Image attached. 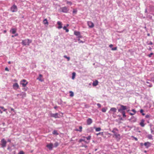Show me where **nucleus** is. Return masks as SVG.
Here are the masks:
<instances>
[{
  "label": "nucleus",
  "mask_w": 154,
  "mask_h": 154,
  "mask_svg": "<svg viewBox=\"0 0 154 154\" xmlns=\"http://www.w3.org/2000/svg\"><path fill=\"white\" fill-rule=\"evenodd\" d=\"M118 130L116 129L112 130V132L114 134L113 137H115L117 141H119L121 139V137L120 134L118 133Z\"/></svg>",
  "instance_id": "1"
},
{
  "label": "nucleus",
  "mask_w": 154,
  "mask_h": 154,
  "mask_svg": "<svg viewBox=\"0 0 154 154\" xmlns=\"http://www.w3.org/2000/svg\"><path fill=\"white\" fill-rule=\"evenodd\" d=\"M32 42V40L26 39L22 40V44L23 45H29V44Z\"/></svg>",
  "instance_id": "2"
},
{
  "label": "nucleus",
  "mask_w": 154,
  "mask_h": 154,
  "mask_svg": "<svg viewBox=\"0 0 154 154\" xmlns=\"http://www.w3.org/2000/svg\"><path fill=\"white\" fill-rule=\"evenodd\" d=\"M21 85H22L23 87H25L28 83V82L25 79H23L20 82Z\"/></svg>",
  "instance_id": "3"
},
{
  "label": "nucleus",
  "mask_w": 154,
  "mask_h": 154,
  "mask_svg": "<svg viewBox=\"0 0 154 154\" xmlns=\"http://www.w3.org/2000/svg\"><path fill=\"white\" fill-rule=\"evenodd\" d=\"M1 146L2 148L5 147L6 146V144L7 143V142L5 140V139L3 138L1 140Z\"/></svg>",
  "instance_id": "4"
},
{
  "label": "nucleus",
  "mask_w": 154,
  "mask_h": 154,
  "mask_svg": "<svg viewBox=\"0 0 154 154\" xmlns=\"http://www.w3.org/2000/svg\"><path fill=\"white\" fill-rule=\"evenodd\" d=\"M17 10V7L15 5H13L11 8V11L13 12H16Z\"/></svg>",
  "instance_id": "5"
},
{
  "label": "nucleus",
  "mask_w": 154,
  "mask_h": 154,
  "mask_svg": "<svg viewBox=\"0 0 154 154\" xmlns=\"http://www.w3.org/2000/svg\"><path fill=\"white\" fill-rule=\"evenodd\" d=\"M62 12L63 13H67L69 11V9L66 7H64L60 8Z\"/></svg>",
  "instance_id": "6"
},
{
  "label": "nucleus",
  "mask_w": 154,
  "mask_h": 154,
  "mask_svg": "<svg viewBox=\"0 0 154 154\" xmlns=\"http://www.w3.org/2000/svg\"><path fill=\"white\" fill-rule=\"evenodd\" d=\"M89 28H92L94 26V23L91 21H89L87 22Z\"/></svg>",
  "instance_id": "7"
},
{
  "label": "nucleus",
  "mask_w": 154,
  "mask_h": 154,
  "mask_svg": "<svg viewBox=\"0 0 154 154\" xmlns=\"http://www.w3.org/2000/svg\"><path fill=\"white\" fill-rule=\"evenodd\" d=\"M59 114L58 113H56L55 114H51V117H54L55 118H59L60 117L58 116Z\"/></svg>",
  "instance_id": "8"
},
{
  "label": "nucleus",
  "mask_w": 154,
  "mask_h": 154,
  "mask_svg": "<svg viewBox=\"0 0 154 154\" xmlns=\"http://www.w3.org/2000/svg\"><path fill=\"white\" fill-rule=\"evenodd\" d=\"M19 95L21 96L22 98H23L26 97V94L25 92H23L20 94H18L17 95V96H18Z\"/></svg>",
  "instance_id": "9"
},
{
  "label": "nucleus",
  "mask_w": 154,
  "mask_h": 154,
  "mask_svg": "<svg viewBox=\"0 0 154 154\" xmlns=\"http://www.w3.org/2000/svg\"><path fill=\"white\" fill-rule=\"evenodd\" d=\"M13 87L14 89L17 90L19 88V85L17 83L14 84Z\"/></svg>",
  "instance_id": "10"
},
{
  "label": "nucleus",
  "mask_w": 154,
  "mask_h": 154,
  "mask_svg": "<svg viewBox=\"0 0 154 154\" xmlns=\"http://www.w3.org/2000/svg\"><path fill=\"white\" fill-rule=\"evenodd\" d=\"M46 147L50 150H51L53 148V144L52 143H50L47 144Z\"/></svg>",
  "instance_id": "11"
},
{
  "label": "nucleus",
  "mask_w": 154,
  "mask_h": 154,
  "mask_svg": "<svg viewBox=\"0 0 154 154\" xmlns=\"http://www.w3.org/2000/svg\"><path fill=\"white\" fill-rule=\"evenodd\" d=\"M116 109L114 107L111 108L110 110V111L112 112V113L114 114L116 112Z\"/></svg>",
  "instance_id": "12"
},
{
  "label": "nucleus",
  "mask_w": 154,
  "mask_h": 154,
  "mask_svg": "<svg viewBox=\"0 0 154 154\" xmlns=\"http://www.w3.org/2000/svg\"><path fill=\"white\" fill-rule=\"evenodd\" d=\"M87 124L88 125H90L92 122V121L91 118H88L87 121Z\"/></svg>",
  "instance_id": "13"
},
{
  "label": "nucleus",
  "mask_w": 154,
  "mask_h": 154,
  "mask_svg": "<svg viewBox=\"0 0 154 154\" xmlns=\"http://www.w3.org/2000/svg\"><path fill=\"white\" fill-rule=\"evenodd\" d=\"M57 24L59 26L57 27L58 29H61V28H62V23L61 22H60V21H58L57 22Z\"/></svg>",
  "instance_id": "14"
},
{
  "label": "nucleus",
  "mask_w": 154,
  "mask_h": 154,
  "mask_svg": "<svg viewBox=\"0 0 154 154\" xmlns=\"http://www.w3.org/2000/svg\"><path fill=\"white\" fill-rule=\"evenodd\" d=\"M42 75L41 74H39V77L37 78V79L39 80L41 82H43L44 81V79L42 78Z\"/></svg>",
  "instance_id": "15"
},
{
  "label": "nucleus",
  "mask_w": 154,
  "mask_h": 154,
  "mask_svg": "<svg viewBox=\"0 0 154 154\" xmlns=\"http://www.w3.org/2000/svg\"><path fill=\"white\" fill-rule=\"evenodd\" d=\"M144 145L146 148H148L150 146V143L149 142H145L144 143Z\"/></svg>",
  "instance_id": "16"
},
{
  "label": "nucleus",
  "mask_w": 154,
  "mask_h": 154,
  "mask_svg": "<svg viewBox=\"0 0 154 154\" xmlns=\"http://www.w3.org/2000/svg\"><path fill=\"white\" fill-rule=\"evenodd\" d=\"M145 122V120L144 119H142L141 120V122L140 123V125L142 127H144L145 126V124H144V122Z\"/></svg>",
  "instance_id": "17"
},
{
  "label": "nucleus",
  "mask_w": 154,
  "mask_h": 154,
  "mask_svg": "<svg viewBox=\"0 0 154 154\" xmlns=\"http://www.w3.org/2000/svg\"><path fill=\"white\" fill-rule=\"evenodd\" d=\"M98 82L97 80H96L95 81H94L92 84V85L94 86H95L98 85Z\"/></svg>",
  "instance_id": "18"
},
{
  "label": "nucleus",
  "mask_w": 154,
  "mask_h": 154,
  "mask_svg": "<svg viewBox=\"0 0 154 154\" xmlns=\"http://www.w3.org/2000/svg\"><path fill=\"white\" fill-rule=\"evenodd\" d=\"M131 111L133 112H132V113L130 112L129 113V114L131 116H132V115H134L135 114V113L136 112V111L134 109H133L131 110Z\"/></svg>",
  "instance_id": "19"
},
{
  "label": "nucleus",
  "mask_w": 154,
  "mask_h": 154,
  "mask_svg": "<svg viewBox=\"0 0 154 154\" xmlns=\"http://www.w3.org/2000/svg\"><path fill=\"white\" fill-rule=\"evenodd\" d=\"M43 23L45 25H48V23L47 19H45L43 20Z\"/></svg>",
  "instance_id": "20"
},
{
  "label": "nucleus",
  "mask_w": 154,
  "mask_h": 154,
  "mask_svg": "<svg viewBox=\"0 0 154 154\" xmlns=\"http://www.w3.org/2000/svg\"><path fill=\"white\" fill-rule=\"evenodd\" d=\"M121 108L124 111V110L126 109L127 107L126 106H125L123 105H121Z\"/></svg>",
  "instance_id": "21"
},
{
  "label": "nucleus",
  "mask_w": 154,
  "mask_h": 154,
  "mask_svg": "<svg viewBox=\"0 0 154 154\" xmlns=\"http://www.w3.org/2000/svg\"><path fill=\"white\" fill-rule=\"evenodd\" d=\"M74 34L76 36H79L80 35V32H79L75 31L74 32Z\"/></svg>",
  "instance_id": "22"
},
{
  "label": "nucleus",
  "mask_w": 154,
  "mask_h": 154,
  "mask_svg": "<svg viewBox=\"0 0 154 154\" xmlns=\"http://www.w3.org/2000/svg\"><path fill=\"white\" fill-rule=\"evenodd\" d=\"M82 127L81 126H79V130L78 129H75V131H79L81 132L82 131Z\"/></svg>",
  "instance_id": "23"
},
{
  "label": "nucleus",
  "mask_w": 154,
  "mask_h": 154,
  "mask_svg": "<svg viewBox=\"0 0 154 154\" xmlns=\"http://www.w3.org/2000/svg\"><path fill=\"white\" fill-rule=\"evenodd\" d=\"M11 31L12 33L13 34H15L16 32V29L14 28L12 29H11Z\"/></svg>",
  "instance_id": "24"
},
{
  "label": "nucleus",
  "mask_w": 154,
  "mask_h": 154,
  "mask_svg": "<svg viewBox=\"0 0 154 154\" xmlns=\"http://www.w3.org/2000/svg\"><path fill=\"white\" fill-rule=\"evenodd\" d=\"M52 134H55L56 135H58L59 134L57 133V131L56 130H54L52 132Z\"/></svg>",
  "instance_id": "25"
},
{
  "label": "nucleus",
  "mask_w": 154,
  "mask_h": 154,
  "mask_svg": "<svg viewBox=\"0 0 154 154\" xmlns=\"http://www.w3.org/2000/svg\"><path fill=\"white\" fill-rule=\"evenodd\" d=\"M107 109V108H103L102 109V111L103 112H105L106 111Z\"/></svg>",
  "instance_id": "26"
},
{
  "label": "nucleus",
  "mask_w": 154,
  "mask_h": 154,
  "mask_svg": "<svg viewBox=\"0 0 154 154\" xmlns=\"http://www.w3.org/2000/svg\"><path fill=\"white\" fill-rule=\"evenodd\" d=\"M75 76V72H73L72 73V79H74Z\"/></svg>",
  "instance_id": "27"
},
{
  "label": "nucleus",
  "mask_w": 154,
  "mask_h": 154,
  "mask_svg": "<svg viewBox=\"0 0 154 154\" xmlns=\"http://www.w3.org/2000/svg\"><path fill=\"white\" fill-rule=\"evenodd\" d=\"M148 138L149 139H152V136L151 134H149L148 136Z\"/></svg>",
  "instance_id": "28"
},
{
  "label": "nucleus",
  "mask_w": 154,
  "mask_h": 154,
  "mask_svg": "<svg viewBox=\"0 0 154 154\" xmlns=\"http://www.w3.org/2000/svg\"><path fill=\"white\" fill-rule=\"evenodd\" d=\"M63 29L66 30V32H68L69 31L68 29H67L66 27V26H64L63 27Z\"/></svg>",
  "instance_id": "29"
},
{
  "label": "nucleus",
  "mask_w": 154,
  "mask_h": 154,
  "mask_svg": "<svg viewBox=\"0 0 154 154\" xmlns=\"http://www.w3.org/2000/svg\"><path fill=\"white\" fill-rule=\"evenodd\" d=\"M69 93H70V96L72 97L74 96L73 93L72 91H70Z\"/></svg>",
  "instance_id": "30"
},
{
  "label": "nucleus",
  "mask_w": 154,
  "mask_h": 154,
  "mask_svg": "<svg viewBox=\"0 0 154 154\" xmlns=\"http://www.w3.org/2000/svg\"><path fill=\"white\" fill-rule=\"evenodd\" d=\"M140 112L142 114V115L143 116L145 115V114L143 113V110L142 109H141L140 110Z\"/></svg>",
  "instance_id": "31"
},
{
  "label": "nucleus",
  "mask_w": 154,
  "mask_h": 154,
  "mask_svg": "<svg viewBox=\"0 0 154 154\" xmlns=\"http://www.w3.org/2000/svg\"><path fill=\"white\" fill-rule=\"evenodd\" d=\"M95 130L96 131H99L101 130V128H97L95 129Z\"/></svg>",
  "instance_id": "32"
},
{
  "label": "nucleus",
  "mask_w": 154,
  "mask_h": 154,
  "mask_svg": "<svg viewBox=\"0 0 154 154\" xmlns=\"http://www.w3.org/2000/svg\"><path fill=\"white\" fill-rule=\"evenodd\" d=\"M64 57L66 58L67 59V60L68 61H69V60H70V57H67L66 56V55H64Z\"/></svg>",
  "instance_id": "33"
},
{
  "label": "nucleus",
  "mask_w": 154,
  "mask_h": 154,
  "mask_svg": "<svg viewBox=\"0 0 154 154\" xmlns=\"http://www.w3.org/2000/svg\"><path fill=\"white\" fill-rule=\"evenodd\" d=\"M122 114L123 116L124 117H126V115L125 114V111H123L122 113Z\"/></svg>",
  "instance_id": "34"
},
{
  "label": "nucleus",
  "mask_w": 154,
  "mask_h": 154,
  "mask_svg": "<svg viewBox=\"0 0 154 154\" xmlns=\"http://www.w3.org/2000/svg\"><path fill=\"white\" fill-rule=\"evenodd\" d=\"M77 12V10L75 9H73V13L75 14H76Z\"/></svg>",
  "instance_id": "35"
},
{
  "label": "nucleus",
  "mask_w": 154,
  "mask_h": 154,
  "mask_svg": "<svg viewBox=\"0 0 154 154\" xmlns=\"http://www.w3.org/2000/svg\"><path fill=\"white\" fill-rule=\"evenodd\" d=\"M54 147H57L58 146L59 144L57 142H56L54 143Z\"/></svg>",
  "instance_id": "36"
},
{
  "label": "nucleus",
  "mask_w": 154,
  "mask_h": 154,
  "mask_svg": "<svg viewBox=\"0 0 154 154\" xmlns=\"http://www.w3.org/2000/svg\"><path fill=\"white\" fill-rule=\"evenodd\" d=\"M118 111L119 112L122 113V112L125 111H124L121 108H120V109H118Z\"/></svg>",
  "instance_id": "37"
},
{
  "label": "nucleus",
  "mask_w": 154,
  "mask_h": 154,
  "mask_svg": "<svg viewBox=\"0 0 154 154\" xmlns=\"http://www.w3.org/2000/svg\"><path fill=\"white\" fill-rule=\"evenodd\" d=\"M0 108H1L2 109H3V111H4L5 112V111H6V110H7V109H5V108H4V107H3V106H0Z\"/></svg>",
  "instance_id": "38"
},
{
  "label": "nucleus",
  "mask_w": 154,
  "mask_h": 154,
  "mask_svg": "<svg viewBox=\"0 0 154 154\" xmlns=\"http://www.w3.org/2000/svg\"><path fill=\"white\" fill-rule=\"evenodd\" d=\"M153 53H151L150 54H149L148 55V56L149 57H151V56L152 55H153Z\"/></svg>",
  "instance_id": "39"
},
{
  "label": "nucleus",
  "mask_w": 154,
  "mask_h": 154,
  "mask_svg": "<svg viewBox=\"0 0 154 154\" xmlns=\"http://www.w3.org/2000/svg\"><path fill=\"white\" fill-rule=\"evenodd\" d=\"M151 133L152 134H154V128L153 129H151Z\"/></svg>",
  "instance_id": "40"
},
{
  "label": "nucleus",
  "mask_w": 154,
  "mask_h": 154,
  "mask_svg": "<svg viewBox=\"0 0 154 154\" xmlns=\"http://www.w3.org/2000/svg\"><path fill=\"white\" fill-rule=\"evenodd\" d=\"M87 140H90L91 138V136H89L88 137H85Z\"/></svg>",
  "instance_id": "41"
},
{
  "label": "nucleus",
  "mask_w": 154,
  "mask_h": 154,
  "mask_svg": "<svg viewBox=\"0 0 154 154\" xmlns=\"http://www.w3.org/2000/svg\"><path fill=\"white\" fill-rule=\"evenodd\" d=\"M117 47H114V48H112V51H115V50H117Z\"/></svg>",
  "instance_id": "42"
},
{
  "label": "nucleus",
  "mask_w": 154,
  "mask_h": 154,
  "mask_svg": "<svg viewBox=\"0 0 154 154\" xmlns=\"http://www.w3.org/2000/svg\"><path fill=\"white\" fill-rule=\"evenodd\" d=\"M66 3L67 4H69L70 5H71L72 4V3L70 1H67Z\"/></svg>",
  "instance_id": "43"
},
{
  "label": "nucleus",
  "mask_w": 154,
  "mask_h": 154,
  "mask_svg": "<svg viewBox=\"0 0 154 154\" xmlns=\"http://www.w3.org/2000/svg\"><path fill=\"white\" fill-rule=\"evenodd\" d=\"M150 116L149 115H147L145 116V118H150Z\"/></svg>",
  "instance_id": "44"
},
{
  "label": "nucleus",
  "mask_w": 154,
  "mask_h": 154,
  "mask_svg": "<svg viewBox=\"0 0 154 154\" xmlns=\"http://www.w3.org/2000/svg\"><path fill=\"white\" fill-rule=\"evenodd\" d=\"M24 152L23 151H20L19 153V154H24Z\"/></svg>",
  "instance_id": "45"
},
{
  "label": "nucleus",
  "mask_w": 154,
  "mask_h": 154,
  "mask_svg": "<svg viewBox=\"0 0 154 154\" xmlns=\"http://www.w3.org/2000/svg\"><path fill=\"white\" fill-rule=\"evenodd\" d=\"M97 105L99 108H100L101 107V105L100 103H97Z\"/></svg>",
  "instance_id": "46"
},
{
  "label": "nucleus",
  "mask_w": 154,
  "mask_h": 154,
  "mask_svg": "<svg viewBox=\"0 0 154 154\" xmlns=\"http://www.w3.org/2000/svg\"><path fill=\"white\" fill-rule=\"evenodd\" d=\"M148 44V45H152L153 44V43L152 42H150Z\"/></svg>",
  "instance_id": "47"
},
{
  "label": "nucleus",
  "mask_w": 154,
  "mask_h": 154,
  "mask_svg": "<svg viewBox=\"0 0 154 154\" xmlns=\"http://www.w3.org/2000/svg\"><path fill=\"white\" fill-rule=\"evenodd\" d=\"M27 88H23V90L24 91H26L27 90Z\"/></svg>",
  "instance_id": "48"
},
{
  "label": "nucleus",
  "mask_w": 154,
  "mask_h": 154,
  "mask_svg": "<svg viewBox=\"0 0 154 154\" xmlns=\"http://www.w3.org/2000/svg\"><path fill=\"white\" fill-rule=\"evenodd\" d=\"M5 69L6 71H9L7 67H6Z\"/></svg>",
  "instance_id": "49"
},
{
  "label": "nucleus",
  "mask_w": 154,
  "mask_h": 154,
  "mask_svg": "<svg viewBox=\"0 0 154 154\" xmlns=\"http://www.w3.org/2000/svg\"><path fill=\"white\" fill-rule=\"evenodd\" d=\"M113 46V45L112 44H110L109 45V47L110 48H112Z\"/></svg>",
  "instance_id": "50"
},
{
  "label": "nucleus",
  "mask_w": 154,
  "mask_h": 154,
  "mask_svg": "<svg viewBox=\"0 0 154 154\" xmlns=\"http://www.w3.org/2000/svg\"><path fill=\"white\" fill-rule=\"evenodd\" d=\"M11 111H13L14 112V109H13L12 108H11Z\"/></svg>",
  "instance_id": "51"
},
{
  "label": "nucleus",
  "mask_w": 154,
  "mask_h": 154,
  "mask_svg": "<svg viewBox=\"0 0 154 154\" xmlns=\"http://www.w3.org/2000/svg\"><path fill=\"white\" fill-rule=\"evenodd\" d=\"M134 137V140H135L136 141H137V139L136 137Z\"/></svg>",
  "instance_id": "52"
},
{
  "label": "nucleus",
  "mask_w": 154,
  "mask_h": 154,
  "mask_svg": "<svg viewBox=\"0 0 154 154\" xmlns=\"http://www.w3.org/2000/svg\"><path fill=\"white\" fill-rule=\"evenodd\" d=\"M148 50L149 51H151L152 50V48L151 47H149V48L148 49Z\"/></svg>",
  "instance_id": "53"
},
{
  "label": "nucleus",
  "mask_w": 154,
  "mask_h": 154,
  "mask_svg": "<svg viewBox=\"0 0 154 154\" xmlns=\"http://www.w3.org/2000/svg\"><path fill=\"white\" fill-rule=\"evenodd\" d=\"M18 34L17 33L16 34L14 35V36H18Z\"/></svg>",
  "instance_id": "54"
},
{
  "label": "nucleus",
  "mask_w": 154,
  "mask_h": 154,
  "mask_svg": "<svg viewBox=\"0 0 154 154\" xmlns=\"http://www.w3.org/2000/svg\"><path fill=\"white\" fill-rule=\"evenodd\" d=\"M54 108L55 109H56L57 108V106H55L54 107Z\"/></svg>",
  "instance_id": "55"
},
{
  "label": "nucleus",
  "mask_w": 154,
  "mask_h": 154,
  "mask_svg": "<svg viewBox=\"0 0 154 154\" xmlns=\"http://www.w3.org/2000/svg\"><path fill=\"white\" fill-rule=\"evenodd\" d=\"M84 141V140H83L81 139V140H80V142H82V141Z\"/></svg>",
  "instance_id": "56"
},
{
  "label": "nucleus",
  "mask_w": 154,
  "mask_h": 154,
  "mask_svg": "<svg viewBox=\"0 0 154 154\" xmlns=\"http://www.w3.org/2000/svg\"><path fill=\"white\" fill-rule=\"evenodd\" d=\"M0 113H1V114H2V111L1 110H0Z\"/></svg>",
  "instance_id": "57"
},
{
  "label": "nucleus",
  "mask_w": 154,
  "mask_h": 154,
  "mask_svg": "<svg viewBox=\"0 0 154 154\" xmlns=\"http://www.w3.org/2000/svg\"><path fill=\"white\" fill-rule=\"evenodd\" d=\"M6 30H4V33H6Z\"/></svg>",
  "instance_id": "58"
},
{
  "label": "nucleus",
  "mask_w": 154,
  "mask_h": 154,
  "mask_svg": "<svg viewBox=\"0 0 154 154\" xmlns=\"http://www.w3.org/2000/svg\"><path fill=\"white\" fill-rule=\"evenodd\" d=\"M8 63L9 64H10L11 63V62L10 61H9L8 62Z\"/></svg>",
  "instance_id": "59"
},
{
  "label": "nucleus",
  "mask_w": 154,
  "mask_h": 154,
  "mask_svg": "<svg viewBox=\"0 0 154 154\" xmlns=\"http://www.w3.org/2000/svg\"><path fill=\"white\" fill-rule=\"evenodd\" d=\"M147 12V10L146 9L145 11V12L146 13Z\"/></svg>",
  "instance_id": "60"
},
{
  "label": "nucleus",
  "mask_w": 154,
  "mask_h": 154,
  "mask_svg": "<svg viewBox=\"0 0 154 154\" xmlns=\"http://www.w3.org/2000/svg\"><path fill=\"white\" fill-rule=\"evenodd\" d=\"M8 142H11V140H8Z\"/></svg>",
  "instance_id": "61"
},
{
  "label": "nucleus",
  "mask_w": 154,
  "mask_h": 154,
  "mask_svg": "<svg viewBox=\"0 0 154 154\" xmlns=\"http://www.w3.org/2000/svg\"><path fill=\"white\" fill-rule=\"evenodd\" d=\"M100 133H99L98 134H97V135H98V134H100Z\"/></svg>",
  "instance_id": "62"
},
{
  "label": "nucleus",
  "mask_w": 154,
  "mask_h": 154,
  "mask_svg": "<svg viewBox=\"0 0 154 154\" xmlns=\"http://www.w3.org/2000/svg\"><path fill=\"white\" fill-rule=\"evenodd\" d=\"M141 146H143V143H141Z\"/></svg>",
  "instance_id": "63"
},
{
  "label": "nucleus",
  "mask_w": 154,
  "mask_h": 154,
  "mask_svg": "<svg viewBox=\"0 0 154 154\" xmlns=\"http://www.w3.org/2000/svg\"><path fill=\"white\" fill-rule=\"evenodd\" d=\"M150 19H152V17H150Z\"/></svg>",
  "instance_id": "64"
}]
</instances>
